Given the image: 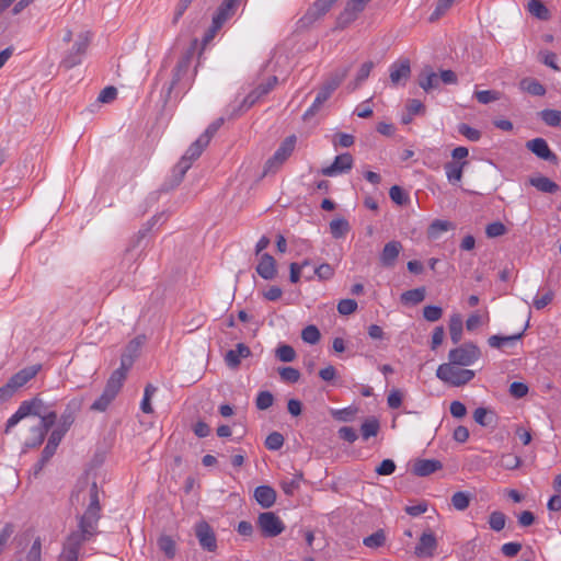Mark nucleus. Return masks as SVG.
I'll return each instance as SVG.
<instances>
[{
    "mask_svg": "<svg viewBox=\"0 0 561 561\" xmlns=\"http://www.w3.org/2000/svg\"><path fill=\"white\" fill-rule=\"evenodd\" d=\"M336 1L337 0H317V1H314V3L308 9L304 19L307 20L308 22H313V21L320 19L331 9V7Z\"/></svg>",
    "mask_w": 561,
    "mask_h": 561,
    "instance_id": "25",
    "label": "nucleus"
},
{
    "mask_svg": "<svg viewBox=\"0 0 561 561\" xmlns=\"http://www.w3.org/2000/svg\"><path fill=\"white\" fill-rule=\"evenodd\" d=\"M224 123H225V118L224 117L217 118L215 122H213L206 128L204 134H202L198 138H201L206 145H209L211 138L218 131V129L222 126Z\"/></svg>",
    "mask_w": 561,
    "mask_h": 561,
    "instance_id": "51",
    "label": "nucleus"
},
{
    "mask_svg": "<svg viewBox=\"0 0 561 561\" xmlns=\"http://www.w3.org/2000/svg\"><path fill=\"white\" fill-rule=\"evenodd\" d=\"M302 472H297L293 479L290 480H283L280 482L282 490L287 495H293L296 490L299 489V483L302 479Z\"/></svg>",
    "mask_w": 561,
    "mask_h": 561,
    "instance_id": "47",
    "label": "nucleus"
},
{
    "mask_svg": "<svg viewBox=\"0 0 561 561\" xmlns=\"http://www.w3.org/2000/svg\"><path fill=\"white\" fill-rule=\"evenodd\" d=\"M117 96V89L113 85L105 87L99 94L98 101L101 103H111Z\"/></svg>",
    "mask_w": 561,
    "mask_h": 561,
    "instance_id": "64",
    "label": "nucleus"
},
{
    "mask_svg": "<svg viewBox=\"0 0 561 561\" xmlns=\"http://www.w3.org/2000/svg\"><path fill=\"white\" fill-rule=\"evenodd\" d=\"M526 148L542 160L557 161V156L550 150L548 142L543 138H535L527 141Z\"/></svg>",
    "mask_w": 561,
    "mask_h": 561,
    "instance_id": "19",
    "label": "nucleus"
},
{
    "mask_svg": "<svg viewBox=\"0 0 561 561\" xmlns=\"http://www.w3.org/2000/svg\"><path fill=\"white\" fill-rule=\"evenodd\" d=\"M527 9L531 15L540 20L550 18L549 10L541 0H527Z\"/></svg>",
    "mask_w": 561,
    "mask_h": 561,
    "instance_id": "37",
    "label": "nucleus"
},
{
    "mask_svg": "<svg viewBox=\"0 0 561 561\" xmlns=\"http://www.w3.org/2000/svg\"><path fill=\"white\" fill-rule=\"evenodd\" d=\"M89 540L90 538H87L81 533L72 531L64 542L58 561H78L82 545Z\"/></svg>",
    "mask_w": 561,
    "mask_h": 561,
    "instance_id": "9",
    "label": "nucleus"
},
{
    "mask_svg": "<svg viewBox=\"0 0 561 561\" xmlns=\"http://www.w3.org/2000/svg\"><path fill=\"white\" fill-rule=\"evenodd\" d=\"M284 445V437L278 432L271 433L265 439V446L270 450H278Z\"/></svg>",
    "mask_w": 561,
    "mask_h": 561,
    "instance_id": "56",
    "label": "nucleus"
},
{
    "mask_svg": "<svg viewBox=\"0 0 561 561\" xmlns=\"http://www.w3.org/2000/svg\"><path fill=\"white\" fill-rule=\"evenodd\" d=\"M455 0H438L434 12L431 15V21L439 19L443 14H445L450 7L453 5Z\"/></svg>",
    "mask_w": 561,
    "mask_h": 561,
    "instance_id": "62",
    "label": "nucleus"
},
{
    "mask_svg": "<svg viewBox=\"0 0 561 561\" xmlns=\"http://www.w3.org/2000/svg\"><path fill=\"white\" fill-rule=\"evenodd\" d=\"M278 84L276 76H270L251 91L240 105V111L250 108L257 100L268 94Z\"/></svg>",
    "mask_w": 561,
    "mask_h": 561,
    "instance_id": "13",
    "label": "nucleus"
},
{
    "mask_svg": "<svg viewBox=\"0 0 561 561\" xmlns=\"http://www.w3.org/2000/svg\"><path fill=\"white\" fill-rule=\"evenodd\" d=\"M419 84L425 92L439 88L440 81L438 72H427L425 76H420Z\"/></svg>",
    "mask_w": 561,
    "mask_h": 561,
    "instance_id": "39",
    "label": "nucleus"
},
{
    "mask_svg": "<svg viewBox=\"0 0 561 561\" xmlns=\"http://www.w3.org/2000/svg\"><path fill=\"white\" fill-rule=\"evenodd\" d=\"M100 500L96 482H93L90 488V504L80 517L79 529L75 533H81L87 538H92L96 534V525L100 518Z\"/></svg>",
    "mask_w": 561,
    "mask_h": 561,
    "instance_id": "3",
    "label": "nucleus"
},
{
    "mask_svg": "<svg viewBox=\"0 0 561 561\" xmlns=\"http://www.w3.org/2000/svg\"><path fill=\"white\" fill-rule=\"evenodd\" d=\"M505 524L506 516L502 512L495 511L490 514L489 525L492 530L501 531L505 527Z\"/></svg>",
    "mask_w": 561,
    "mask_h": 561,
    "instance_id": "50",
    "label": "nucleus"
},
{
    "mask_svg": "<svg viewBox=\"0 0 561 561\" xmlns=\"http://www.w3.org/2000/svg\"><path fill=\"white\" fill-rule=\"evenodd\" d=\"M451 504L457 511H465L470 504V495L466 492H456L451 496Z\"/></svg>",
    "mask_w": 561,
    "mask_h": 561,
    "instance_id": "52",
    "label": "nucleus"
},
{
    "mask_svg": "<svg viewBox=\"0 0 561 561\" xmlns=\"http://www.w3.org/2000/svg\"><path fill=\"white\" fill-rule=\"evenodd\" d=\"M379 432V422L376 419L366 420L360 426L363 439L367 440Z\"/></svg>",
    "mask_w": 561,
    "mask_h": 561,
    "instance_id": "44",
    "label": "nucleus"
},
{
    "mask_svg": "<svg viewBox=\"0 0 561 561\" xmlns=\"http://www.w3.org/2000/svg\"><path fill=\"white\" fill-rule=\"evenodd\" d=\"M207 146L208 145H206L201 138H197V140L190 146L181 160L173 168L171 183H165L163 185V190L168 191L176 187L183 181L184 175L191 168L193 161L199 158Z\"/></svg>",
    "mask_w": 561,
    "mask_h": 561,
    "instance_id": "2",
    "label": "nucleus"
},
{
    "mask_svg": "<svg viewBox=\"0 0 561 561\" xmlns=\"http://www.w3.org/2000/svg\"><path fill=\"white\" fill-rule=\"evenodd\" d=\"M402 250L403 245L400 241L392 240L387 242L379 255L380 264L386 268H392Z\"/></svg>",
    "mask_w": 561,
    "mask_h": 561,
    "instance_id": "15",
    "label": "nucleus"
},
{
    "mask_svg": "<svg viewBox=\"0 0 561 561\" xmlns=\"http://www.w3.org/2000/svg\"><path fill=\"white\" fill-rule=\"evenodd\" d=\"M47 409L44 401L38 397L23 401L16 412L8 420L4 433L8 434L13 426L28 416L39 417Z\"/></svg>",
    "mask_w": 561,
    "mask_h": 561,
    "instance_id": "4",
    "label": "nucleus"
},
{
    "mask_svg": "<svg viewBox=\"0 0 561 561\" xmlns=\"http://www.w3.org/2000/svg\"><path fill=\"white\" fill-rule=\"evenodd\" d=\"M458 131H459V134H461L462 136H465L467 139L471 140V141H478L481 138V133L478 129L472 128L467 124H460L458 126Z\"/></svg>",
    "mask_w": 561,
    "mask_h": 561,
    "instance_id": "63",
    "label": "nucleus"
},
{
    "mask_svg": "<svg viewBox=\"0 0 561 561\" xmlns=\"http://www.w3.org/2000/svg\"><path fill=\"white\" fill-rule=\"evenodd\" d=\"M538 115L547 126L561 128V111L546 108L539 112Z\"/></svg>",
    "mask_w": 561,
    "mask_h": 561,
    "instance_id": "35",
    "label": "nucleus"
},
{
    "mask_svg": "<svg viewBox=\"0 0 561 561\" xmlns=\"http://www.w3.org/2000/svg\"><path fill=\"white\" fill-rule=\"evenodd\" d=\"M296 136H288L275 151V153L266 161L264 165V174L275 173L283 163L290 157L295 149Z\"/></svg>",
    "mask_w": 561,
    "mask_h": 561,
    "instance_id": "8",
    "label": "nucleus"
},
{
    "mask_svg": "<svg viewBox=\"0 0 561 561\" xmlns=\"http://www.w3.org/2000/svg\"><path fill=\"white\" fill-rule=\"evenodd\" d=\"M425 287H419L402 293L400 296V300L403 305L415 306L422 302L425 299Z\"/></svg>",
    "mask_w": 561,
    "mask_h": 561,
    "instance_id": "31",
    "label": "nucleus"
},
{
    "mask_svg": "<svg viewBox=\"0 0 561 561\" xmlns=\"http://www.w3.org/2000/svg\"><path fill=\"white\" fill-rule=\"evenodd\" d=\"M145 342V335H138L134 337L131 341H129L128 344L125 346L124 352L122 353L121 366L113 373L121 374L122 379L125 380L127 377V373L134 365V362L140 355V351Z\"/></svg>",
    "mask_w": 561,
    "mask_h": 561,
    "instance_id": "7",
    "label": "nucleus"
},
{
    "mask_svg": "<svg viewBox=\"0 0 561 561\" xmlns=\"http://www.w3.org/2000/svg\"><path fill=\"white\" fill-rule=\"evenodd\" d=\"M519 87L523 91L531 95L542 96L546 94V88L540 82L533 78L523 79L519 83Z\"/></svg>",
    "mask_w": 561,
    "mask_h": 561,
    "instance_id": "34",
    "label": "nucleus"
},
{
    "mask_svg": "<svg viewBox=\"0 0 561 561\" xmlns=\"http://www.w3.org/2000/svg\"><path fill=\"white\" fill-rule=\"evenodd\" d=\"M240 2L241 0H224L218 7L217 12L229 20L236 13Z\"/></svg>",
    "mask_w": 561,
    "mask_h": 561,
    "instance_id": "46",
    "label": "nucleus"
},
{
    "mask_svg": "<svg viewBox=\"0 0 561 561\" xmlns=\"http://www.w3.org/2000/svg\"><path fill=\"white\" fill-rule=\"evenodd\" d=\"M57 420V414L55 411H48V409L43 413L37 420V428H36V437L27 438L25 440V446L28 448H35L43 444L45 436L49 428L55 424Z\"/></svg>",
    "mask_w": 561,
    "mask_h": 561,
    "instance_id": "11",
    "label": "nucleus"
},
{
    "mask_svg": "<svg viewBox=\"0 0 561 561\" xmlns=\"http://www.w3.org/2000/svg\"><path fill=\"white\" fill-rule=\"evenodd\" d=\"M257 526L265 537H276L285 529L284 523L273 512L261 513L257 517Z\"/></svg>",
    "mask_w": 561,
    "mask_h": 561,
    "instance_id": "12",
    "label": "nucleus"
},
{
    "mask_svg": "<svg viewBox=\"0 0 561 561\" xmlns=\"http://www.w3.org/2000/svg\"><path fill=\"white\" fill-rule=\"evenodd\" d=\"M357 309V302L354 299H342L337 304V311L343 316H348L355 312Z\"/></svg>",
    "mask_w": 561,
    "mask_h": 561,
    "instance_id": "61",
    "label": "nucleus"
},
{
    "mask_svg": "<svg viewBox=\"0 0 561 561\" xmlns=\"http://www.w3.org/2000/svg\"><path fill=\"white\" fill-rule=\"evenodd\" d=\"M353 167V157L350 153H342L335 157L333 163L321 170L325 176H334L340 173L348 172Z\"/></svg>",
    "mask_w": 561,
    "mask_h": 561,
    "instance_id": "16",
    "label": "nucleus"
},
{
    "mask_svg": "<svg viewBox=\"0 0 561 561\" xmlns=\"http://www.w3.org/2000/svg\"><path fill=\"white\" fill-rule=\"evenodd\" d=\"M81 409V400L73 399L71 400L65 410V412L60 416L59 426L56 428L57 431H61L62 434H66L70 426L73 424L77 412Z\"/></svg>",
    "mask_w": 561,
    "mask_h": 561,
    "instance_id": "20",
    "label": "nucleus"
},
{
    "mask_svg": "<svg viewBox=\"0 0 561 561\" xmlns=\"http://www.w3.org/2000/svg\"><path fill=\"white\" fill-rule=\"evenodd\" d=\"M320 337V331L316 325H308L301 332V339L309 344L318 343Z\"/></svg>",
    "mask_w": 561,
    "mask_h": 561,
    "instance_id": "54",
    "label": "nucleus"
},
{
    "mask_svg": "<svg viewBox=\"0 0 561 561\" xmlns=\"http://www.w3.org/2000/svg\"><path fill=\"white\" fill-rule=\"evenodd\" d=\"M449 333L451 341L457 344L462 334V318L460 314L455 313L449 319Z\"/></svg>",
    "mask_w": 561,
    "mask_h": 561,
    "instance_id": "40",
    "label": "nucleus"
},
{
    "mask_svg": "<svg viewBox=\"0 0 561 561\" xmlns=\"http://www.w3.org/2000/svg\"><path fill=\"white\" fill-rule=\"evenodd\" d=\"M443 468V463L437 459H416L412 467L413 474L417 477H427Z\"/></svg>",
    "mask_w": 561,
    "mask_h": 561,
    "instance_id": "22",
    "label": "nucleus"
},
{
    "mask_svg": "<svg viewBox=\"0 0 561 561\" xmlns=\"http://www.w3.org/2000/svg\"><path fill=\"white\" fill-rule=\"evenodd\" d=\"M473 420L481 426H490L494 421V413L485 408H478L473 412Z\"/></svg>",
    "mask_w": 561,
    "mask_h": 561,
    "instance_id": "43",
    "label": "nucleus"
},
{
    "mask_svg": "<svg viewBox=\"0 0 561 561\" xmlns=\"http://www.w3.org/2000/svg\"><path fill=\"white\" fill-rule=\"evenodd\" d=\"M157 391V388L154 386H152L151 383H148L145 388V392H144V398H142V401L140 403V409L144 413H152L153 412V409L151 407V398L152 396L156 393Z\"/></svg>",
    "mask_w": 561,
    "mask_h": 561,
    "instance_id": "48",
    "label": "nucleus"
},
{
    "mask_svg": "<svg viewBox=\"0 0 561 561\" xmlns=\"http://www.w3.org/2000/svg\"><path fill=\"white\" fill-rule=\"evenodd\" d=\"M389 196L391 201L398 205H403L409 201V196L398 185H393L392 187H390Z\"/></svg>",
    "mask_w": 561,
    "mask_h": 561,
    "instance_id": "59",
    "label": "nucleus"
},
{
    "mask_svg": "<svg viewBox=\"0 0 561 561\" xmlns=\"http://www.w3.org/2000/svg\"><path fill=\"white\" fill-rule=\"evenodd\" d=\"M181 80L182 72H172L170 76L161 75L158 77V82L162 84V91L164 92L165 98L169 99L171 96Z\"/></svg>",
    "mask_w": 561,
    "mask_h": 561,
    "instance_id": "30",
    "label": "nucleus"
},
{
    "mask_svg": "<svg viewBox=\"0 0 561 561\" xmlns=\"http://www.w3.org/2000/svg\"><path fill=\"white\" fill-rule=\"evenodd\" d=\"M118 373H112L101 397L92 403V411L104 412L108 408L124 385L125 380Z\"/></svg>",
    "mask_w": 561,
    "mask_h": 561,
    "instance_id": "6",
    "label": "nucleus"
},
{
    "mask_svg": "<svg viewBox=\"0 0 561 561\" xmlns=\"http://www.w3.org/2000/svg\"><path fill=\"white\" fill-rule=\"evenodd\" d=\"M195 535L198 539L199 546L209 552L217 549V539L213 528L206 522H199L195 526Z\"/></svg>",
    "mask_w": 561,
    "mask_h": 561,
    "instance_id": "14",
    "label": "nucleus"
},
{
    "mask_svg": "<svg viewBox=\"0 0 561 561\" xmlns=\"http://www.w3.org/2000/svg\"><path fill=\"white\" fill-rule=\"evenodd\" d=\"M474 96L478 100V102H480L482 104H488V103L500 100L501 94H500V92L494 91V90H483V91H476Z\"/></svg>",
    "mask_w": 561,
    "mask_h": 561,
    "instance_id": "55",
    "label": "nucleus"
},
{
    "mask_svg": "<svg viewBox=\"0 0 561 561\" xmlns=\"http://www.w3.org/2000/svg\"><path fill=\"white\" fill-rule=\"evenodd\" d=\"M274 402V397L270 391H261L256 397V408L259 410H266L272 407Z\"/></svg>",
    "mask_w": 561,
    "mask_h": 561,
    "instance_id": "58",
    "label": "nucleus"
},
{
    "mask_svg": "<svg viewBox=\"0 0 561 561\" xmlns=\"http://www.w3.org/2000/svg\"><path fill=\"white\" fill-rule=\"evenodd\" d=\"M369 1L370 0H350L346 3L343 15H345L347 20H353L357 13L364 10Z\"/></svg>",
    "mask_w": 561,
    "mask_h": 561,
    "instance_id": "41",
    "label": "nucleus"
},
{
    "mask_svg": "<svg viewBox=\"0 0 561 561\" xmlns=\"http://www.w3.org/2000/svg\"><path fill=\"white\" fill-rule=\"evenodd\" d=\"M528 321L526 322V324L524 325L523 330L516 334H513V335H506V336H503V335H492L489 337L488 340V343L491 347H494V348H501L510 343H513L515 341H518L523 337L524 335V332L527 330L528 328Z\"/></svg>",
    "mask_w": 561,
    "mask_h": 561,
    "instance_id": "29",
    "label": "nucleus"
},
{
    "mask_svg": "<svg viewBox=\"0 0 561 561\" xmlns=\"http://www.w3.org/2000/svg\"><path fill=\"white\" fill-rule=\"evenodd\" d=\"M480 357V350L473 344H463L449 351L448 358L454 365L470 366Z\"/></svg>",
    "mask_w": 561,
    "mask_h": 561,
    "instance_id": "10",
    "label": "nucleus"
},
{
    "mask_svg": "<svg viewBox=\"0 0 561 561\" xmlns=\"http://www.w3.org/2000/svg\"><path fill=\"white\" fill-rule=\"evenodd\" d=\"M254 499L263 508H270L275 504L276 491L270 485H260L254 490Z\"/></svg>",
    "mask_w": 561,
    "mask_h": 561,
    "instance_id": "26",
    "label": "nucleus"
},
{
    "mask_svg": "<svg viewBox=\"0 0 561 561\" xmlns=\"http://www.w3.org/2000/svg\"><path fill=\"white\" fill-rule=\"evenodd\" d=\"M342 79L332 78L325 81L318 90L316 100L318 103L324 104L333 94V92L340 87Z\"/></svg>",
    "mask_w": 561,
    "mask_h": 561,
    "instance_id": "28",
    "label": "nucleus"
},
{
    "mask_svg": "<svg viewBox=\"0 0 561 561\" xmlns=\"http://www.w3.org/2000/svg\"><path fill=\"white\" fill-rule=\"evenodd\" d=\"M93 34L89 30H81L73 34L67 30L62 39L64 42H72L71 47L68 49L62 62L66 68H72L81 64L88 47L92 41Z\"/></svg>",
    "mask_w": 561,
    "mask_h": 561,
    "instance_id": "1",
    "label": "nucleus"
},
{
    "mask_svg": "<svg viewBox=\"0 0 561 561\" xmlns=\"http://www.w3.org/2000/svg\"><path fill=\"white\" fill-rule=\"evenodd\" d=\"M350 229V224L344 218H336L330 222V232L335 239L345 237Z\"/></svg>",
    "mask_w": 561,
    "mask_h": 561,
    "instance_id": "38",
    "label": "nucleus"
},
{
    "mask_svg": "<svg viewBox=\"0 0 561 561\" xmlns=\"http://www.w3.org/2000/svg\"><path fill=\"white\" fill-rule=\"evenodd\" d=\"M199 67H204L201 54L197 53L196 46L192 45L182 54L175 70H198Z\"/></svg>",
    "mask_w": 561,
    "mask_h": 561,
    "instance_id": "17",
    "label": "nucleus"
},
{
    "mask_svg": "<svg viewBox=\"0 0 561 561\" xmlns=\"http://www.w3.org/2000/svg\"><path fill=\"white\" fill-rule=\"evenodd\" d=\"M276 357L284 363H290L296 358V352L293 346L282 344L276 348Z\"/></svg>",
    "mask_w": 561,
    "mask_h": 561,
    "instance_id": "49",
    "label": "nucleus"
},
{
    "mask_svg": "<svg viewBox=\"0 0 561 561\" xmlns=\"http://www.w3.org/2000/svg\"><path fill=\"white\" fill-rule=\"evenodd\" d=\"M443 316V309L437 306H425L423 317L430 322L438 321Z\"/></svg>",
    "mask_w": 561,
    "mask_h": 561,
    "instance_id": "60",
    "label": "nucleus"
},
{
    "mask_svg": "<svg viewBox=\"0 0 561 561\" xmlns=\"http://www.w3.org/2000/svg\"><path fill=\"white\" fill-rule=\"evenodd\" d=\"M437 548V541L432 533L422 534L415 547V554L420 558H431Z\"/></svg>",
    "mask_w": 561,
    "mask_h": 561,
    "instance_id": "21",
    "label": "nucleus"
},
{
    "mask_svg": "<svg viewBox=\"0 0 561 561\" xmlns=\"http://www.w3.org/2000/svg\"><path fill=\"white\" fill-rule=\"evenodd\" d=\"M451 228V224L446 220H434L427 230V236L431 239H437L442 232Z\"/></svg>",
    "mask_w": 561,
    "mask_h": 561,
    "instance_id": "45",
    "label": "nucleus"
},
{
    "mask_svg": "<svg viewBox=\"0 0 561 561\" xmlns=\"http://www.w3.org/2000/svg\"><path fill=\"white\" fill-rule=\"evenodd\" d=\"M159 549L169 558L175 557L176 547L175 541L168 535H163L158 539Z\"/></svg>",
    "mask_w": 561,
    "mask_h": 561,
    "instance_id": "42",
    "label": "nucleus"
},
{
    "mask_svg": "<svg viewBox=\"0 0 561 561\" xmlns=\"http://www.w3.org/2000/svg\"><path fill=\"white\" fill-rule=\"evenodd\" d=\"M466 164H468L467 161H450L445 164L446 176L450 183H458L461 181L463 167Z\"/></svg>",
    "mask_w": 561,
    "mask_h": 561,
    "instance_id": "32",
    "label": "nucleus"
},
{
    "mask_svg": "<svg viewBox=\"0 0 561 561\" xmlns=\"http://www.w3.org/2000/svg\"><path fill=\"white\" fill-rule=\"evenodd\" d=\"M530 184L543 193L553 194L559 190V185L546 176L531 178Z\"/></svg>",
    "mask_w": 561,
    "mask_h": 561,
    "instance_id": "33",
    "label": "nucleus"
},
{
    "mask_svg": "<svg viewBox=\"0 0 561 561\" xmlns=\"http://www.w3.org/2000/svg\"><path fill=\"white\" fill-rule=\"evenodd\" d=\"M256 273L264 279H273L277 273L274 257L268 253L262 254L256 265Z\"/></svg>",
    "mask_w": 561,
    "mask_h": 561,
    "instance_id": "23",
    "label": "nucleus"
},
{
    "mask_svg": "<svg viewBox=\"0 0 561 561\" xmlns=\"http://www.w3.org/2000/svg\"><path fill=\"white\" fill-rule=\"evenodd\" d=\"M522 463V460L518 456L506 454L501 457L500 466L507 470L517 469Z\"/></svg>",
    "mask_w": 561,
    "mask_h": 561,
    "instance_id": "57",
    "label": "nucleus"
},
{
    "mask_svg": "<svg viewBox=\"0 0 561 561\" xmlns=\"http://www.w3.org/2000/svg\"><path fill=\"white\" fill-rule=\"evenodd\" d=\"M252 355V352L248 345L244 343H238L236 348L229 350L225 355V363L231 369H237L241 359L248 358Z\"/></svg>",
    "mask_w": 561,
    "mask_h": 561,
    "instance_id": "18",
    "label": "nucleus"
},
{
    "mask_svg": "<svg viewBox=\"0 0 561 561\" xmlns=\"http://www.w3.org/2000/svg\"><path fill=\"white\" fill-rule=\"evenodd\" d=\"M387 536L383 529H378L374 534L363 539V545L369 549H378L385 546Z\"/></svg>",
    "mask_w": 561,
    "mask_h": 561,
    "instance_id": "36",
    "label": "nucleus"
},
{
    "mask_svg": "<svg viewBox=\"0 0 561 561\" xmlns=\"http://www.w3.org/2000/svg\"><path fill=\"white\" fill-rule=\"evenodd\" d=\"M278 374L280 376V379L284 382H288V383H295L300 378L299 370L294 367H280L278 369Z\"/></svg>",
    "mask_w": 561,
    "mask_h": 561,
    "instance_id": "53",
    "label": "nucleus"
},
{
    "mask_svg": "<svg viewBox=\"0 0 561 561\" xmlns=\"http://www.w3.org/2000/svg\"><path fill=\"white\" fill-rule=\"evenodd\" d=\"M436 376L438 379L449 383L450 386L460 387L474 378V371L455 367V365L451 363H445L438 366Z\"/></svg>",
    "mask_w": 561,
    "mask_h": 561,
    "instance_id": "5",
    "label": "nucleus"
},
{
    "mask_svg": "<svg viewBox=\"0 0 561 561\" xmlns=\"http://www.w3.org/2000/svg\"><path fill=\"white\" fill-rule=\"evenodd\" d=\"M41 366H31L26 367L19 373L14 374L8 381V383L11 386V388L14 390V392L23 387L26 382H28L32 378H34Z\"/></svg>",
    "mask_w": 561,
    "mask_h": 561,
    "instance_id": "24",
    "label": "nucleus"
},
{
    "mask_svg": "<svg viewBox=\"0 0 561 561\" xmlns=\"http://www.w3.org/2000/svg\"><path fill=\"white\" fill-rule=\"evenodd\" d=\"M65 434H62L61 431L54 430L51 432L48 442L42 451L43 462H48L49 459L55 455L57 447L60 444Z\"/></svg>",
    "mask_w": 561,
    "mask_h": 561,
    "instance_id": "27",
    "label": "nucleus"
}]
</instances>
